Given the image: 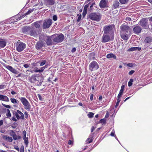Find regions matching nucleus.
<instances>
[{
  "label": "nucleus",
  "instance_id": "obj_1",
  "mask_svg": "<svg viewBox=\"0 0 152 152\" xmlns=\"http://www.w3.org/2000/svg\"><path fill=\"white\" fill-rule=\"evenodd\" d=\"M121 36L122 39L124 40H127L129 39V35L130 34L131 29L127 25L122 24L120 26Z\"/></svg>",
  "mask_w": 152,
  "mask_h": 152
},
{
  "label": "nucleus",
  "instance_id": "obj_2",
  "mask_svg": "<svg viewBox=\"0 0 152 152\" xmlns=\"http://www.w3.org/2000/svg\"><path fill=\"white\" fill-rule=\"evenodd\" d=\"M19 99L23 105L24 108L28 111H29L31 106L28 101L24 97H20Z\"/></svg>",
  "mask_w": 152,
  "mask_h": 152
},
{
  "label": "nucleus",
  "instance_id": "obj_3",
  "mask_svg": "<svg viewBox=\"0 0 152 152\" xmlns=\"http://www.w3.org/2000/svg\"><path fill=\"white\" fill-rule=\"evenodd\" d=\"M89 18L91 20L96 21L97 22L99 21L101 18V15L98 12H93L89 14Z\"/></svg>",
  "mask_w": 152,
  "mask_h": 152
},
{
  "label": "nucleus",
  "instance_id": "obj_4",
  "mask_svg": "<svg viewBox=\"0 0 152 152\" xmlns=\"http://www.w3.org/2000/svg\"><path fill=\"white\" fill-rule=\"evenodd\" d=\"M64 36L61 34H56L52 36V37L54 42L59 43L63 41Z\"/></svg>",
  "mask_w": 152,
  "mask_h": 152
},
{
  "label": "nucleus",
  "instance_id": "obj_5",
  "mask_svg": "<svg viewBox=\"0 0 152 152\" xmlns=\"http://www.w3.org/2000/svg\"><path fill=\"white\" fill-rule=\"evenodd\" d=\"M99 68L98 63L95 61H92L89 65V69L92 71L96 70Z\"/></svg>",
  "mask_w": 152,
  "mask_h": 152
},
{
  "label": "nucleus",
  "instance_id": "obj_6",
  "mask_svg": "<svg viewBox=\"0 0 152 152\" xmlns=\"http://www.w3.org/2000/svg\"><path fill=\"white\" fill-rule=\"evenodd\" d=\"M16 50L18 52L23 51L26 48V45L24 43L20 42L16 46Z\"/></svg>",
  "mask_w": 152,
  "mask_h": 152
},
{
  "label": "nucleus",
  "instance_id": "obj_7",
  "mask_svg": "<svg viewBox=\"0 0 152 152\" xmlns=\"http://www.w3.org/2000/svg\"><path fill=\"white\" fill-rule=\"evenodd\" d=\"M139 24L144 28L147 29L149 28L147 20L146 18H143L139 22Z\"/></svg>",
  "mask_w": 152,
  "mask_h": 152
},
{
  "label": "nucleus",
  "instance_id": "obj_8",
  "mask_svg": "<svg viewBox=\"0 0 152 152\" xmlns=\"http://www.w3.org/2000/svg\"><path fill=\"white\" fill-rule=\"evenodd\" d=\"M52 23V21L50 19L46 20H44L42 26L44 29L49 28Z\"/></svg>",
  "mask_w": 152,
  "mask_h": 152
},
{
  "label": "nucleus",
  "instance_id": "obj_9",
  "mask_svg": "<svg viewBox=\"0 0 152 152\" xmlns=\"http://www.w3.org/2000/svg\"><path fill=\"white\" fill-rule=\"evenodd\" d=\"M39 74H36L32 75L29 77V80L31 83H34L36 81H39Z\"/></svg>",
  "mask_w": 152,
  "mask_h": 152
},
{
  "label": "nucleus",
  "instance_id": "obj_10",
  "mask_svg": "<svg viewBox=\"0 0 152 152\" xmlns=\"http://www.w3.org/2000/svg\"><path fill=\"white\" fill-rule=\"evenodd\" d=\"M37 33V30L34 27H31L28 35L31 36L35 37L38 36Z\"/></svg>",
  "mask_w": 152,
  "mask_h": 152
},
{
  "label": "nucleus",
  "instance_id": "obj_11",
  "mask_svg": "<svg viewBox=\"0 0 152 152\" xmlns=\"http://www.w3.org/2000/svg\"><path fill=\"white\" fill-rule=\"evenodd\" d=\"M113 26L111 25H107L103 27L104 33L107 34L110 32L113 28Z\"/></svg>",
  "mask_w": 152,
  "mask_h": 152
},
{
  "label": "nucleus",
  "instance_id": "obj_12",
  "mask_svg": "<svg viewBox=\"0 0 152 152\" xmlns=\"http://www.w3.org/2000/svg\"><path fill=\"white\" fill-rule=\"evenodd\" d=\"M142 30V28L141 26L136 25L134 26V27L133 28V31L134 34H138L141 32Z\"/></svg>",
  "mask_w": 152,
  "mask_h": 152
},
{
  "label": "nucleus",
  "instance_id": "obj_13",
  "mask_svg": "<svg viewBox=\"0 0 152 152\" xmlns=\"http://www.w3.org/2000/svg\"><path fill=\"white\" fill-rule=\"evenodd\" d=\"M110 39V37L108 34L103 33L101 39V42L103 43H105L109 41Z\"/></svg>",
  "mask_w": 152,
  "mask_h": 152
},
{
  "label": "nucleus",
  "instance_id": "obj_14",
  "mask_svg": "<svg viewBox=\"0 0 152 152\" xmlns=\"http://www.w3.org/2000/svg\"><path fill=\"white\" fill-rule=\"evenodd\" d=\"M31 27L25 26L22 28V31L23 33L26 34L28 35Z\"/></svg>",
  "mask_w": 152,
  "mask_h": 152
},
{
  "label": "nucleus",
  "instance_id": "obj_15",
  "mask_svg": "<svg viewBox=\"0 0 152 152\" xmlns=\"http://www.w3.org/2000/svg\"><path fill=\"white\" fill-rule=\"evenodd\" d=\"M6 68L11 72L15 74H17L18 73V72L16 69L13 68L11 66L7 65L6 67Z\"/></svg>",
  "mask_w": 152,
  "mask_h": 152
},
{
  "label": "nucleus",
  "instance_id": "obj_16",
  "mask_svg": "<svg viewBox=\"0 0 152 152\" xmlns=\"http://www.w3.org/2000/svg\"><path fill=\"white\" fill-rule=\"evenodd\" d=\"M143 42L145 44H149L152 42V37H146L143 41Z\"/></svg>",
  "mask_w": 152,
  "mask_h": 152
},
{
  "label": "nucleus",
  "instance_id": "obj_17",
  "mask_svg": "<svg viewBox=\"0 0 152 152\" xmlns=\"http://www.w3.org/2000/svg\"><path fill=\"white\" fill-rule=\"evenodd\" d=\"M44 45V43L42 41L38 42L35 45L36 48L38 50L41 48Z\"/></svg>",
  "mask_w": 152,
  "mask_h": 152
},
{
  "label": "nucleus",
  "instance_id": "obj_18",
  "mask_svg": "<svg viewBox=\"0 0 152 152\" xmlns=\"http://www.w3.org/2000/svg\"><path fill=\"white\" fill-rule=\"evenodd\" d=\"M54 0H45V3L47 5H52L54 4Z\"/></svg>",
  "mask_w": 152,
  "mask_h": 152
},
{
  "label": "nucleus",
  "instance_id": "obj_19",
  "mask_svg": "<svg viewBox=\"0 0 152 152\" xmlns=\"http://www.w3.org/2000/svg\"><path fill=\"white\" fill-rule=\"evenodd\" d=\"M0 100L4 101L5 102H9V99L6 96L0 95Z\"/></svg>",
  "mask_w": 152,
  "mask_h": 152
},
{
  "label": "nucleus",
  "instance_id": "obj_20",
  "mask_svg": "<svg viewBox=\"0 0 152 152\" xmlns=\"http://www.w3.org/2000/svg\"><path fill=\"white\" fill-rule=\"evenodd\" d=\"M99 6L101 8H102L106 7V2L105 0H102L99 3Z\"/></svg>",
  "mask_w": 152,
  "mask_h": 152
},
{
  "label": "nucleus",
  "instance_id": "obj_21",
  "mask_svg": "<svg viewBox=\"0 0 152 152\" xmlns=\"http://www.w3.org/2000/svg\"><path fill=\"white\" fill-rule=\"evenodd\" d=\"M41 21L35 22L32 24V25L35 26L36 28H39L40 27Z\"/></svg>",
  "mask_w": 152,
  "mask_h": 152
},
{
  "label": "nucleus",
  "instance_id": "obj_22",
  "mask_svg": "<svg viewBox=\"0 0 152 152\" xmlns=\"http://www.w3.org/2000/svg\"><path fill=\"white\" fill-rule=\"evenodd\" d=\"M2 137L3 139H5L9 142H11L12 141V137L8 135H3Z\"/></svg>",
  "mask_w": 152,
  "mask_h": 152
},
{
  "label": "nucleus",
  "instance_id": "obj_23",
  "mask_svg": "<svg viewBox=\"0 0 152 152\" xmlns=\"http://www.w3.org/2000/svg\"><path fill=\"white\" fill-rule=\"evenodd\" d=\"M45 42L48 45H50L52 44V42L51 38L50 37H46Z\"/></svg>",
  "mask_w": 152,
  "mask_h": 152
},
{
  "label": "nucleus",
  "instance_id": "obj_24",
  "mask_svg": "<svg viewBox=\"0 0 152 152\" xmlns=\"http://www.w3.org/2000/svg\"><path fill=\"white\" fill-rule=\"evenodd\" d=\"M6 45V42L2 39H0V49L4 47Z\"/></svg>",
  "mask_w": 152,
  "mask_h": 152
},
{
  "label": "nucleus",
  "instance_id": "obj_25",
  "mask_svg": "<svg viewBox=\"0 0 152 152\" xmlns=\"http://www.w3.org/2000/svg\"><path fill=\"white\" fill-rule=\"evenodd\" d=\"M10 131V135L12 137L14 140H16L17 136L16 134L13 131V130H11Z\"/></svg>",
  "mask_w": 152,
  "mask_h": 152
},
{
  "label": "nucleus",
  "instance_id": "obj_26",
  "mask_svg": "<svg viewBox=\"0 0 152 152\" xmlns=\"http://www.w3.org/2000/svg\"><path fill=\"white\" fill-rule=\"evenodd\" d=\"M107 57L108 58H113L115 59H116V56L113 53H109L107 55Z\"/></svg>",
  "mask_w": 152,
  "mask_h": 152
},
{
  "label": "nucleus",
  "instance_id": "obj_27",
  "mask_svg": "<svg viewBox=\"0 0 152 152\" xmlns=\"http://www.w3.org/2000/svg\"><path fill=\"white\" fill-rule=\"evenodd\" d=\"M141 50V48L138 47H132L130 48L128 50L129 51H132L137 50L138 51L140 50Z\"/></svg>",
  "mask_w": 152,
  "mask_h": 152
},
{
  "label": "nucleus",
  "instance_id": "obj_28",
  "mask_svg": "<svg viewBox=\"0 0 152 152\" xmlns=\"http://www.w3.org/2000/svg\"><path fill=\"white\" fill-rule=\"evenodd\" d=\"M119 4V3L118 1H115L113 4V6L114 8H116L118 7Z\"/></svg>",
  "mask_w": 152,
  "mask_h": 152
},
{
  "label": "nucleus",
  "instance_id": "obj_29",
  "mask_svg": "<svg viewBox=\"0 0 152 152\" xmlns=\"http://www.w3.org/2000/svg\"><path fill=\"white\" fill-rule=\"evenodd\" d=\"M17 110V113L19 115H20V118L21 119H23L24 118V115L20 111L18 110Z\"/></svg>",
  "mask_w": 152,
  "mask_h": 152
},
{
  "label": "nucleus",
  "instance_id": "obj_30",
  "mask_svg": "<svg viewBox=\"0 0 152 152\" xmlns=\"http://www.w3.org/2000/svg\"><path fill=\"white\" fill-rule=\"evenodd\" d=\"M10 101L13 104H18L19 103V101L17 100L16 99L14 98H11Z\"/></svg>",
  "mask_w": 152,
  "mask_h": 152
},
{
  "label": "nucleus",
  "instance_id": "obj_31",
  "mask_svg": "<svg viewBox=\"0 0 152 152\" xmlns=\"http://www.w3.org/2000/svg\"><path fill=\"white\" fill-rule=\"evenodd\" d=\"M14 114L15 115L17 119L19 120L20 118V116H19L18 114L17 113V110L15 111Z\"/></svg>",
  "mask_w": 152,
  "mask_h": 152
},
{
  "label": "nucleus",
  "instance_id": "obj_32",
  "mask_svg": "<svg viewBox=\"0 0 152 152\" xmlns=\"http://www.w3.org/2000/svg\"><path fill=\"white\" fill-rule=\"evenodd\" d=\"M94 113H92V112H89L88 114V118H91L93 117L94 115Z\"/></svg>",
  "mask_w": 152,
  "mask_h": 152
},
{
  "label": "nucleus",
  "instance_id": "obj_33",
  "mask_svg": "<svg viewBox=\"0 0 152 152\" xmlns=\"http://www.w3.org/2000/svg\"><path fill=\"white\" fill-rule=\"evenodd\" d=\"M47 65H45L44 66L40 68V69H39V73L42 72L43 71L44 69L45 68H47Z\"/></svg>",
  "mask_w": 152,
  "mask_h": 152
},
{
  "label": "nucleus",
  "instance_id": "obj_34",
  "mask_svg": "<svg viewBox=\"0 0 152 152\" xmlns=\"http://www.w3.org/2000/svg\"><path fill=\"white\" fill-rule=\"evenodd\" d=\"M7 113L6 114L7 116L8 117H10L11 116V114L10 110L8 109L7 110Z\"/></svg>",
  "mask_w": 152,
  "mask_h": 152
},
{
  "label": "nucleus",
  "instance_id": "obj_35",
  "mask_svg": "<svg viewBox=\"0 0 152 152\" xmlns=\"http://www.w3.org/2000/svg\"><path fill=\"white\" fill-rule=\"evenodd\" d=\"M124 86L123 85H122L121 86V89H120V90L119 91V93H121V94H123V92H124Z\"/></svg>",
  "mask_w": 152,
  "mask_h": 152
},
{
  "label": "nucleus",
  "instance_id": "obj_36",
  "mask_svg": "<svg viewBox=\"0 0 152 152\" xmlns=\"http://www.w3.org/2000/svg\"><path fill=\"white\" fill-rule=\"evenodd\" d=\"M133 79H131L129 81V82L128 83V86H131L132 84V82H133Z\"/></svg>",
  "mask_w": 152,
  "mask_h": 152
},
{
  "label": "nucleus",
  "instance_id": "obj_37",
  "mask_svg": "<svg viewBox=\"0 0 152 152\" xmlns=\"http://www.w3.org/2000/svg\"><path fill=\"white\" fill-rule=\"evenodd\" d=\"M129 0H119L120 2L122 4H125L127 3Z\"/></svg>",
  "mask_w": 152,
  "mask_h": 152
},
{
  "label": "nucleus",
  "instance_id": "obj_38",
  "mask_svg": "<svg viewBox=\"0 0 152 152\" xmlns=\"http://www.w3.org/2000/svg\"><path fill=\"white\" fill-rule=\"evenodd\" d=\"M91 3V2L89 3L88 4L86 5L85 6V7H84V8L83 10H84V11H87L88 8L89 7V5Z\"/></svg>",
  "mask_w": 152,
  "mask_h": 152
},
{
  "label": "nucleus",
  "instance_id": "obj_39",
  "mask_svg": "<svg viewBox=\"0 0 152 152\" xmlns=\"http://www.w3.org/2000/svg\"><path fill=\"white\" fill-rule=\"evenodd\" d=\"M34 8H33L32 9L29 10L26 13V15H28L30 14L31 12H32L33 10H34Z\"/></svg>",
  "mask_w": 152,
  "mask_h": 152
},
{
  "label": "nucleus",
  "instance_id": "obj_40",
  "mask_svg": "<svg viewBox=\"0 0 152 152\" xmlns=\"http://www.w3.org/2000/svg\"><path fill=\"white\" fill-rule=\"evenodd\" d=\"M100 122L102 123V124H105L106 123V119L104 118H103L102 119H101L100 120Z\"/></svg>",
  "mask_w": 152,
  "mask_h": 152
},
{
  "label": "nucleus",
  "instance_id": "obj_41",
  "mask_svg": "<svg viewBox=\"0 0 152 152\" xmlns=\"http://www.w3.org/2000/svg\"><path fill=\"white\" fill-rule=\"evenodd\" d=\"M77 16H78V17L77 19V22H79L80 20L81 19V14L79 15V14H78L77 15Z\"/></svg>",
  "mask_w": 152,
  "mask_h": 152
},
{
  "label": "nucleus",
  "instance_id": "obj_42",
  "mask_svg": "<svg viewBox=\"0 0 152 152\" xmlns=\"http://www.w3.org/2000/svg\"><path fill=\"white\" fill-rule=\"evenodd\" d=\"M2 105H3L4 107L7 108H9V109H10V108H11V107L10 105H6V104H5L3 103H2Z\"/></svg>",
  "mask_w": 152,
  "mask_h": 152
},
{
  "label": "nucleus",
  "instance_id": "obj_43",
  "mask_svg": "<svg viewBox=\"0 0 152 152\" xmlns=\"http://www.w3.org/2000/svg\"><path fill=\"white\" fill-rule=\"evenodd\" d=\"M46 62V61L45 60H43L40 63V66H42L45 64Z\"/></svg>",
  "mask_w": 152,
  "mask_h": 152
},
{
  "label": "nucleus",
  "instance_id": "obj_44",
  "mask_svg": "<svg viewBox=\"0 0 152 152\" xmlns=\"http://www.w3.org/2000/svg\"><path fill=\"white\" fill-rule=\"evenodd\" d=\"M122 95V94H121L120 93H119V94L118 95V96L117 100H121V96Z\"/></svg>",
  "mask_w": 152,
  "mask_h": 152
},
{
  "label": "nucleus",
  "instance_id": "obj_45",
  "mask_svg": "<svg viewBox=\"0 0 152 152\" xmlns=\"http://www.w3.org/2000/svg\"><path fill=\"white\" fill-rule=\"evenodd\" d=\"M37 96H38V98L40 101H43V99L42 98L41 95L40 94H38Z\"/></svg>",
  "mask_w": 152,
  "mask_h": 152
},
{
  "label": "nucleus",
  "instance_id": "obj_46",
  "mask_svg": "<svg viewBox=\"0 0 152 152\" xmlns=\"http://www.w3.org/2000/svg\"><path fill=\"white\" fill-rule=\"evenodd\" d=\"M91 4L90 6V8L91 10L92 9V7L95 5V2H93L92 3H91L90 4Z\"/></svg>",
  "mask_w": 152,
  "mask_h": 152
},
{
  "label": "nucleus",
  "instance_id": "obj_47",
  "mask_svg": "<svg viewBox=\"0 0 152 152\" xmlns=\"http://www.w3.org/2000/svg\"><path fill=\"white\" fill-rule=\"evenodd\" d=\"M24 147L23 145L21 146L20 148V152H24Z\"/></svg>",
  "mask_w": 152,
  "mask_h": 152
},
{
  "label": "nucleus",
  "instance_id": "obj_48",
  "mask_svg": "<svg viewBox=\"0 0 152 152\" xmlns=\"http://www.w3.org/2000/svg\"><path fill=\"white\" fill-rule=\"evenodd\" d=\"M28 138L27 137L26 139L24 140V143L26 145H28Z\"/></svg>",
  "mask_w": 152,
  "mask_h": 152
},
{
  "label": "nucleus",
  "instance_id": "obj_49",
  "mask_svg": "<svg viewBox=\"0 0 152 152\" xmlns=\"http://www.w3.org/2000/svg\"><path fill=\"white\" fill-rule=\"evenodd\" d=\"M53 20H54V21H56L57 20V16L56 15H54L53 16Z\"/></svg>",
  "mask_w": 152,
  "mask_h": 152
},
{
  "label": "nucleus",
  "instance_id": "obj_50",
  "mask_svg": "<svg viewBox=\"0 0 152 152\" xmlns=\"http://www.w3.org/2000/svg\"><path fill=\"white\" fill-rule=\"evenodd\" d=\"M115 134L114 130H113L110 134V135L112 136H114Z\"/></svg>",
  "mask_w": 152,
  "mask_h": 152
},
{
  "label": "nucleus",
  "instance_id": "obj_51",
  "mask_svg": "<svg viewBox=\"0 0 152 152\" xmlns=\"http://www.w3.org/2000/svg\"><path fill=\"white\" fill-rule=\"evenodd\" d=\"M120 101H121L120 100H117V102L115 106V107L116 108L118 106L120 102Z\"/></svg>",
  "mask_w": 152,
  "mask_h": 152
},
{
  "label": "nucleus",
  "instance_id": "obj_52",
  "mask_svg": "<svg viewBox=\"0 0 152 152\" xmlns=\"http://www.w3.org/2000/svg\"><path fill=\"white\" fill-rule=\"evenodd\" d=\"M76 48H73L71 50L72 53H74L76 51Z\"/></svg>",
  "mask_w": 152,
  "mask_h": 152
},
{
  "label": "nucleus",
  "instance_id": "obj_53",
  "mask_svg": "<svg viewBox=\"0 0 152 152\" xmlns=\"http://www.w3.org/2000/svg\"><path fill=\"white\" fill-rule=\"evenodd\" d=\"M86 13H87V11H84V10H83V17H84L85 16Z\"/></svg>",
  "mask_w": 152,
  "mask_h": 152
},
{
  "label": "nucleus",
  "instance_id": "obj_54",
  "mask_svg": "<svg viewBox=\"0 0 152 152\" xmlns=\"http://www.w3.org/2000/svg\"><path fill=\"white\" fill-rule=\"evenodd\" d=\"M23 66L26 68H27L29 67V65L27 64H23Z\"/></svg>",
  "mask_w": 152,
  "mask_h": 152
},
{
  "label": "nucleus",
  "instance_id": "obj_55",
  "mask_svg": "<svg viewBox=\"0 0 152 152\" xmlns=\"http://www.w3.org/2000/svg\"><path fill=\"white\" fill-rule=\"evenodd\" d=\"M14 147L15 149L16 150L18 151H20L19 149L18 146H14Z\"/></svg>",
  "mask_w": 152,
  "mask_h": 152
},
{
  "label": "nucleus",
  "instance_id": "obj_56",
  "mask_svg": "<svg viewBox=\"0 0 152 152\" xmlns=\"http://www.w3.org/2000/svg\"><path fill=\"white\" fill-rule=\"evenodd\" d=\"M24 114L25 115V117L26 118H27L28 117V113L26 111L24 113Z\"/></svg>",
  "mask_w": 152,
  "mask_h": 152
},
{
  "label": "nucleus",
  "instance_id": "obj_57",
  "mask_svg": "<svg viewBox=\"0 0 152 152\" xmlns=\"http://www.w3.org/2000/svg\"><path fill=\"white\" fill-rule=\"evenodd\" d=\"M134 72V71L131 70L129 72V74L130 75H131Z\"/></svg>",
  "mask_w": 152,
  "mask_h": 152
},
{
  "label": "nucleus",
  "instance_id": "obj_58",
  "mask_svg": "<svg viewBox=\"0 0 152 152\" xmlns=\"http://www.w3.org/2000/svg\"><path fill=\"white\" fill-rule=\"evenodd\" d=\"M125 20H126L130 21L131 20V19L130 18L127 17L125 19Z\"/></svg>",
  "mask_w": 152,
  "mask_h": 152
},
{
  "label": "nucleus",
  "instance_id": "obj_59",
  "mask_svg": "<svg viewBox=\"0 0 152 152\" xmlns=\"http://www.w3.org/2000/svg\"><path fill=\"white\" fill-rule=\"evenodd\" d=\"M5 86L3 85H0V89L4 88L5 87Z\"/></svg>",
  "mask_w": 152,
  "mask_h": 152
},
{
  "label": "nucleus",
  "instance_id": "obj_60",
  "mask_svg": "<svg viewBox=\"0 0 152 152\" xmlns=\"http://www.w3.org/2000/svg\"><path fill=\"white\" fill-rule=\"evenodd\" d=\"M93 94H91L90 96V99L91 101H92L93 99Z\"/></svg>",
  "mask_w": 152,
  "mask_h": 152
},
{
  "label": "nucleus",
  "instance_id": "obj_61",
  "mask_svg": "<svg viewBox=\"0 0 152 152\" xmlns=\"http://www.w3.org/2000/svg\"><path fill=\"white\" fill-rule=\"evenodd\" d=\"M12 120L13 121L16 122L17 121V120L14 117H13L12 118Z\"/></svg>",
  "mask_w": 152,
  "mask_h": 152
},
{
  "label": "nucleus",
  "instance_id": "obj_62",
  "mask_svg": "<svg viewBox=\"0 0 152 152\" xmlns=\"http://www.w3.org/2000/svg\"><path fill=\"white\" fill-rule=\"evenodd\" d=\"M34 72H39V70L38 68H37L35 69Z\"/></svg>",
  "mask_w": 152,
  "mask_h": 152
},
{
  "label": "nucleus",
  "instance_id": "obj_63",
  "mask_svg": "<svg viewBox=\"0 0 152 152\" xmlns=\"http://www.w3.org/2000/svg\"><path fill=\"white\" fill-rule=\"evenodd\" d=\"M109 117V113L108 112H107L105 116V118H107Z\"/></svg>",
  "mask_w": 152,
  "mask_h": 152
},
{
  "label": "nucleus",
  "instance_id": "obj_64",
  "mask_svg": "<svg viewBox=\"0 0 152 152\" xmlns=\"http://www.w3.org/2000/svg\"><path fill=\"white\" fill-rule=\"evenodd\" d=\"M3 124V120H1L0 121V126L2 125Z\"/></svg>",
  "mask_w": 152,
  "mask_h": 152
}]
</instances>
